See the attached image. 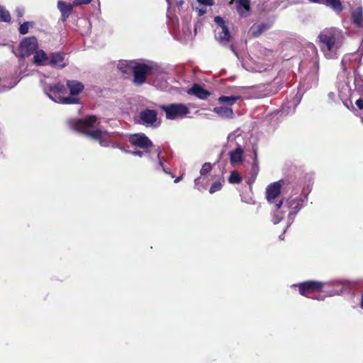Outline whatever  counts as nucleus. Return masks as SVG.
Wrapping results in <instances>:
<instances>
[{
	"mask_svg": "<svg viewBox=\"0 0 363 363\" xmlns=\"http://www.w3.org/2000/svg\"><path fill=\"white\" fill-rule=\"evenodd\" d=\"M128 141L132 145L142 149H147L153 146V143L149 138L141 133L130 135Z\"/></svg>",
	"mask_w": 363,
	"mask_h": 363,
	"instance_id": "nucleus-10",
	"label": "nucleus"
},
{
	"mask_svg": "<svg viewBox=\"0 0 363 363\" xmlns=\"http://www.w3.org/2000/svg\"><path fill=\"white\" fill-rule=\"evenodd\" d=\"M131 154L133 155H135V156H138L140 157H142L144 156L145 153L143 151H140V150H135V151H131Z\"/></svg>",
	"mask_w": 363,
	"mask_h": 363,
	"instance_id": "nucleus-52",
	"label": "nucleus"
},
{
	"mask_svg": "<svg viewBox=\"0 0 363 363\" xmlns=\"http://www.w3.org/2000/svg\"><path fill=\"white\" fill-rule=\"evenodd\" d=\"M199 13H200V14H203V13H204V11H202L201 10H200V11H199Z\"/></svg>",
	"mask_w": 363,
	"mask_h": 363,
	"instance_id": "nucleus-60",
	"label": "nucleus"
},
{
	"mask_svg": "<svg viewBox=\"0 0 363 363\" xmlns=\"http://www.w3.org/2000/svg\"><path fill=\"white\" fill-rule=\"evenodd\" d=\"M136 62L137 60H120L117 65V68L121 73L130 75L131 73L133 74Z\"/></svg>",
	"mask_w": 363,
	"mask_h": 363,
	"instance_id": "nucleus-24",
	"label": "nucleus"
},
{
	"mask_svg": "<svg viewBox=\"0 0 363 363\" xmlns=\"http://www.w3.org/2000/svg\"><path fill=\"white\" fill-rule=\"evenodd\" d=\"M33 22L26 21L20 25L18 28L19 33L21 35H25L28 32V29L30 26H33Z\"/></svg>",
	"mask_w": 363,
	"mask_h": 363,
	"instance_id": "nucleus-39",
	"label": "nucleus"
},
{
	"mask_svg": "<svg viewBox=\"0 0 363 363\" xmlns=\"http://www.w3.org/2000/svg\"><path fill=\"white\" fill-rule=\"evenodd\" d=\"M49 55H48L43 50H38L35 52L33 57V62L38 65H48Z\"/></svg>",
	"mask_w": 363,
	"mask_h": 363,
	"instance_id": "nucleus-27",
	"label": "nucleus"
},
{
	"mask_svg": "<svg viewBox=\"0 0 363 363\" xmlns=\"http://www.w3.org/2000/svg\"><path fill=\"white\" fill-rule=\"evenodd\" d=\"M328 283L318 281H306L301 283L293 284L291 287H298L299 294L302 296L310 297L309 294L318 292L322 290L323 286Z\"/></svg>",
	"mask_w": 363,
	"mask_h": 363,
	"instance_id": "nucleus-7",
	"label": "nucleus"
},
{
	"mask_svg": "<svg viewBox=\"0 0 363 363\" xmlns=\"http://www.w3.org/2000/svg\"><path fill=\"white\" fill-rule=\"evenodd\" d=\"M253 152H254V160H253L252 169L253 172L255 174H257L259 171L257 150L255 148H253Z\"/></svg>",
	"mask_w": 363,
	"mask_h": 363,
	"instance_id": "nucleus-44",
	"label": "nucleus"
},
{
	"mask_svg": "<svg viewBox=\"0 0 363 363\" xmlns=\"http://www.w3.org/2000/svg\"><path fill=\"white\" fill-rule=\"evenodd\" d=\"M338 294H339L336 291H333L329 296H332L338 295Z\"/></svg>",
	"mask_w": 363,
	"mask_h": 363,
	"instance_id": "nucleus-57",
	"label": "nucleus"
},
{
	"mask_svg": "<svg viewBox=\"0 0 363 363\" xmlns=\"http://www.w3.org/2000/svg\"><path fill=\"white\" fill-rule=\"evenodd\" d=\"M230 49L236 55V52H235V50L234 49V47L233 46H230Z\"/></svg>",
	"mask_w": 363,
	"mask_h": 363,
	"instance_id": "nucleus-58",
	"label": "nucleus"
},
{
	"mask_svg": "<svg viewBox=\"0 0 363 363\" xmlns=\"http://www.w3.org/2000/svg\"><path fill=\"white\" fill-rule=\"evenodd\" d=\"M354 89L351 88L350 94L354 97L357 96H363V79L355 70L354 72Z\"/></svg>",
	"mask_w": 363,
	"mask_h": 363,
	"instance_id": "nucleus-23",
	"label": "nucleus"
},
{
	"mask_svg": "<svg viewBox=\"0 0 363 363\" xmlns=\"http://www.w3.org/2000/svg\"><path fill=\"white\" fill-rule=\"evenodd\" d=\"M288 228H289V227H287V226H286V227L285 228V229H284V230L283 233H282L281 235H279V239H280V240H284V234L285 233V232H286V229H287Z\"/></svg>",
	"mask_w": 363,
	"mask_h": 363,
	"instance_id": "nucleus-56",
	"label": "nucleus"
},
{
	"mask_svg": "<svg viewBox=\"0 0 363 363\" xmlns=\"http://www.w3.org/2000/svg\"><path fill=\"white\" fill-rule=\"evenodd\" d=\"M65 53L62 52H52L49 55L48 65L52 67L64 68L67 65L65 62Z\"/></svg>",
	"mask_w": 363,
	"mask_h": 363,
	"instance_id": "nucleus-17",
	"label": "nucleus"
},
{
	"mask_svg": "<svg viewBox=\"0 0 363 363\" xmlns=\"http://www.w3.org/2000/svg\"><path fill=\"white\" fill-rule=\"evenodd\" d=\"M311 190V187L308 185L304 187L302 191V197L299 199H287L284 201V206L286 209H290L287 216V227H289L294 220V218L298 211L304 206L308 200V195Z\"/></svg>",
	"mask_w": 363,
	"mask_h": 363,
	"instance_id": "nucleus-4",
	"label": "nucleus"
},
{
	"mask_svg": "<svg viewBox=\"0 0 363 363\" xmlns=\"http://www.w3.org/2000/svg\"><path fill=\"white\" fill-rule=\"evenodd\" d=\"M96 121L97 118L95 116L91 115L84 118L69 119L68 125L72 130L98 141L101 147H110L112 139L123 135L120 133H110L99 128L92 129Z\"/></svg>",
	"mask_w": 363,
	"mask_h": 363,
	"instance_id": "nucleus-1",
	"label": "nucleus"
},
{
	"mask_svg": "<svg viewBox=\"0 0 363 363\" xmlns=\"http://www.w3.org/2000/svg\"><path fill=\"white\" fill-rule=\"evenodd\" d=\"M272 25V23H262L257 26L255 28H252L253 29L252 30V35L254 37H258L263 32L269 30Z\"/></svg>",
	"mask_w": 363,
	"mask_h": 363,
	"instance_id": "nucleus-30",
	"label": "nucleus"
},
{
	"mask_svg": "<svg viewBox=\"0 0 363 363\" xmlns=\"http://www.w3.org/2000/svg\"><path fill=\"white\" fill-rule=\"evenodd\" d=\"M197 1L204 6H211L213 4V0H197Z\"/></svg>",
	"mask_w": 363,
	"mask_h": 363,
	"instance_id": "nucleus-48",
	"label": "nucleus"
},
{
	"mask_svg": "<svg viewBox=\"0 0 363 363\" xmlns=\"http://www.w3.org/2000/svg\"><path fill=\"white\" fill-rule=\"evenodd\" d=\"M160 69L156 62L137 60L133 74V82L136 85H142L146 82L148 76L158 74Z\"/></svg>",
	"mask_w": 363,
	"mask_h": 363,
	"instance_id": "nucleus-3",
	"label": "nucleus"
},
{
	"mask_svg": "<svg viewBox=\"0 0 363 363\" xmlns=\"http://www.w3.org/2000/svg\"><path fill=\"white\" fill-rule=\"evenodd\" d=\"M183 178V175H181L179 177H177L175 179H174V183H178Z\"/></svg>",
	"mask_w": 363,
	"mask_h": 363,
	"instance_id": "nucleus-54",
	"label": "nucleus"
},
{
	"mask_svg": "<svg viewBox=\"0 0 363 363\" xmlns=\"http://www.w3.org/2000/svg\"><path fill=\"white\" fill-rule=\"evenodd\" d=\"M118 138L119 137H117L116 138L111 140L110 147L115 149H118L121 147V144L118 141Z\"/></svg>",
	"mask_w": 363,
	"mask_h": 363,
	"instance_id": "nucleus-46",
	"label": "nucleus"
},
{
	"mask_svg": "<svg viewBox=\"0 0 363 363\" xmlns=\"http://www.w3.org/2000/svg\"><path fill=\"white\" fill-rule=\"evenodd\" d=\"M11 16L9 12L6 10L3 6H0V21L10 22Z\"/></svg>",
	"mask_w": 363,
	"mask_h": 363,
	"instance_id": "nucleus-38",
	"label": "nucleus"
},
{
	"mask_svg": "<svg viewBox=\"0 0 363 363\" xmlns=\"http://www.w3.org/2000/svg\"><path fill=\"white\" fill-rule=\"evenodd\" d=\"M322 3L325 6L331 9L337 14L341 13L344 9L340 0H323Z\"/></svg>",
	"mask_w": 363,
	"mask_h": 363,
	"instance_id": "nucleus-28",
	"label": "nucleus"
},
{
	"mask_svg": "<svg viewBox=\"0 0 363 363\" xmlns=\"http://www.w3.org/2000/svg\"><path fill=\"white\" fill-rule=\"evenodd\" d=\"M318 38L325 56L328 59H332L335 57L336 50L340 47L344 35L341 29L331 27L320 31Z\"/></svg>",
	"mask_w": 363,
	"mask_h": 363,
	"instance_id": "nucleus-2",
	"label": "nucleus"
},
{
	"mask_svg": "<svg viewBox=\"0 0 363 363\" xmlns=\"http://www.w3.org/2000/svg\"><path fill=\"white\" fill-rule=\"evenodd\" d=\"M241 201L243 203L250 205H255L256 201L253 199L251 193H242L240 194Z\"/></svg>",
	"mask_w": 363,
	"mask_h": 363,
	"instance_id": "nucleus-37",
	"label": "nucleus"
},
{
	"mask_svg": "<svg viewBox=\"0 0 363 363\" xmlns=\"http://www.w3.org/2000/svg\"><path fill=\"white\" fill-rule=\"evenodd\" d=\"M67 86L69 93L72 96H77L82 91L84 88V84L77 80H67Z\"/></svg>",
	"mask_w": 363,
	"mask_h": 363,
	"instance_id": "nucleus-26",
	"label": "nucleus"
},
{
	"mask_svg": "<svg viewBox=\"0 0 363 363\" xmlns=\"http://www.w3.org/2000/svg\"><path fill=\"white\" fill-rule=\"evenodd\" d=\"M242 181L241 177L240 174L234 171L230 173V175L228 178V182L230 184H239Z\"/></svg>",
	"mask_w": 363,
	"mask_h": 363,
	"instance_id": "nucleus-41",
	"label": "nucleus"
},
{
	"mask_svg": "<svg viewBox=\"0 0 363 363\" xmlns=\"http://www.w3.org/2000/svg\"><path fill=\"white\" fill-rule=\"evenodd\" d=\"M284 206V200H280L279 202L275 203V209L273 212L272 220L274 224L279 223L283 219L284 214L286 210V208Z\"/></svg>",
	"mask_w": 363,
	"mask_h": 363,
	"instance_id": "nucleus-22",
	"label": "nucleus"
},
{
	"mask_svg": "<svg viewBox=\"0 0 363 363\" xmlns=\"http://www.w3.org/2000/svg\"><path fill=\"white\" fill-rule=\"evenodd\" d=\"M205 177H199L194 179V187L199 191H203L206 189Z\"/></svg>",
	"mask_w": 363,
	"mask_h": 363,
	"instance_id": "nucleus-36",
	"label": "nucleus"
},
{
	"mask_svg": "<svg viewBox=\"0 0 363 363\" xmlns=\"http://www.w3.org/2000/svg\"><path fill=\"white\" fill-rule=\"evenodd\" d=\"M281 192L280 182L270 184L266 190V197L269 203L275 205V199Z\"/></svg>",
	"mask_w": 363,
	"mask_h": 363,
	"instance_id": "nucleus-18",
	"label": "nucleus"
},
{
	"mask_svg": "<svg viewBox=\"0 0 363 363\" xmlns=\"http://www.w3.org/2000/svg\"><path fill=\"white\" fill-rule=\"evenodd\" d=\"M213 112L222 118H230L233 116V109L227 106L215 107Z\"/></svg>",
	"mask_w": 363,
	"mask_h": 363,
	"instance_id": "nucleus-29",
	"label": "nucleus"
},
{
	"mask_svg": "<svg viewBox=\"0 0 363 363\" xmlns=\"http://www.w3.org/2000/svg\"><path fill=\"white\" fill-rule=\"evenodd\" d=\"M328 97L330 102H335L336 101V95L334 92L330 91L328 94Z\"/></svg>",
	"mask_w": 363,
	"mask_h": 363,
	"instance_id": "nucleus-49",
	"label": "nucleus"
},
{
	"mask_svg": "<svg viewBox=\"0 0 363 363\" xmlns=\"http://www.w3.org/2000/svg\"><path fill=\"white\" fill-rule=\"evenodd\" d=\"M353 58L356 59L355 54H347L343 57L341 61V67L344 72H347L348 69H352V67H350L349 64L353 60Z\"/></svg>",
	"mask_w": 363,
	"mask_h": 363,
	"instance_id": "nucleus-32",
	"label": "nucleus"
},
{
	"mask_svg": "<svg viewBox=\"0 0 363 363\" xmlns=\"http://www.w3.org/2000/svg\"><path fill=\"white\" fill-rule=\"evenodd\" d=\"M57 8L62 14V21H66L72 13V6L65 1H59Z\"/></svg>",
	"mask_w": 363,
	"mask_h": 363,
	"instance_id": "nucleus-25",
	"label": "nucleus"
},
{
	"mask_svg": "<svg viewBox=\"0 0 363 363\" xmlns=\"http://www.w3.org/2000/svg\"><path fill=\"white\" fill-rule=\"evenodd\" d=\"M244 150L242 147L237 144L236 147L229 152L230 162L232 165L241 164L244 160Z\"/></svg>",
	"mask_w": 363,
	"mask_h": 363,
	"instance_id": "nucleus-20",
	"label": "nucleus"
},
{
	"mask_svg": "<svg viewBox=\"0 0 363 363\" xmlns=\"http://www.w3.org/2000/svg\"><path fill=\"white\" fill-rule=\"evenodd\" d=\"M313 298H314V299L319 300V301H323V300H324V298H325V296H318L314 297Z\"/></svg>",
	"mask_w": 363,
	"mask_h": 363,
	"instance_id": "nucleus-55",
	"label": "nucleus"
},
{
	"mask_svg": "<svg viewBox=\"0 0 363 363\" xmlns=\"http://www.w3.org/2000/svg\"><path fill=\"white\" fill-rule=\"evenodd\" d=\"M168 4V9H172V7L177 6L178 9L180 10L182 8L183 4H184V0H166Z\"/></svg>",
	"mask_w": 363,
	"mask_h": 363,
	"instance_id": "nucleus-40",
	"label": "nucleus"
},
{
	"mask_svg": "<svg viewBox=\"0 0 363 363\" xmlns=\"http://www.w3.org/2000/svg\"><path fill=\"white\" fill-rule=\"evenodd\" d=\"M212 170V164L210 162H205L200 169L201 177H205Z\"/></svg>",
	"mask_w": 363,
	"mask_h": 363,
	"instance_id": "nucleus-42",
	"label": "nucleus"
},
{
	"mask_svg": "<svg viewBox=\"0 0 363 363\" xmlns=\"http://www.w3.org/2000/svg\"><path fill=\"white\" fill-rule=\"evenodd\" d=\"M118 149L123 151V152L131 154V151L126 150L123 145H121V147Z\"/></svg>",
	"mask_w": 363,
	"mask_h": 363,
	"instance_id": "nucleus-53",
	"label": "nucleus"
},
{
	"mask_svg": "<svg viewBox=\"0 0 363 363\" xmlns=\"http://www.w3.org/2000/svg\"><path fill=\"white\" fill-rule=\"evenodd\" d=\"M238 13L241 18L247 17L251 11L250 0H234Z\"/></svg>",
	"mask_w": 363,
	"mask_h": 363,
	"instance_id": "nucleus-19",
	"label": "nucleus"
},
{
	"mask_svg": "<svg viewBox=\"0 0 363 363\" xmlns=\"http://www.w3.org/2000/svg\"><path fill=\"white\" fill-rule=\"evenodd\" d=\"M92 0H74L73 1V4L74 6H79L82 4H89Z\"/></svg>",
	"mask_w": 363,
	"mask_h": 363,
	"instance_id": "nucleus-47",
	"label": "nucleus"
},
{
	"mask_svg": "<svg viewBox=\"0 0 363 363\" xmlns=\"http://www.w3.org/2000/svg\"><path fill=\"white\" fill-rule=\"evenodd\" d=\"M16 13L18 17H22L24 14V9L23 8L18 7L16 9Z\"/></svg>",
	"mask_w": 363,
	"mask_h": 363,
	"instance_id": "nucleus-51",
	"label": "nucleus"
},
{
	"mask_svg": "<svg viewBox=\"0 0 363 363\" xmlns=\"http://www.w3.org/2000/svg\"><path fill=\"white\" fill-rule=\"evenodd\" d=\"M361 307L363 308V294L362 295Z\"/></svg>",
	"mask_w": 363,
	"mask_h": 363,
	"instance_id": "nucleus-59",
	"label": "nucleus"
},
{
	"mask_svg": "<svg viewBox=\"0 0 363 363\" xmlns=\"http://www.w3.org/2000/svg\"><path fill=\"white\" fill-rule=\"evenodd\" d=\"M318 65L315 61L313 62V72L308 74L301 82V86L306 91L311 89L313 86H316L318 82Z\"/></svg>",
	"mask_w": 363,
	"mask_h": 363,
	"instance_id": "nucleus-12",
	"label": "nucleus"
},
{
	"mask_svg": "<svg viewBox=\"0 0 363 363\" xmlns=\"http://www.w3.org/2000/svg\"><path fill=\"white\" fill-rule=\"evenodd\" d=\"M45 94L53 101H57V97L65 91V86L61 83L44 84Z\"/></svg>",
	"mask_w": 363,
	"mask_h": 363,
	"instance_id": "nucleus-13",
	"label": "nucleus"
},
{
	"mask_svg": "<svg viewBox=\"0 0 363 363\" xmlns=\"http://www.w3.org/2000/svg\"><path fill=\"white\" fill-rule=\"evenodd\" d=\"M164 76H161V78L157 76L154 83L155 86L161 90H167L168 89V82L167 79H164Z\"/></svg>",
	"mask_w": 363,
	"mask_h": 363,
	"instance_id": "nucleus-33",
	"label": "nucleus"
},
{
	"mask_svg": "<svg viewBox=\"0 0 363 363\" xmlns=\"http://www.w3.org/2000/svg\"><path fill=\"white\" fill-rule=\"evenodd\" d=\"M38 48V40L34 36L24 38L19 45V52L21 57H28L35 53Z\"/></svg>",
	"mask_w": 363,
	"mask_h": 363,
	"instance_id": "nucleus-8",
	"label": "nucleus"
},
{
	"mask_svg": "<svg viewBox=\"0 0 363 363\" xmlns=\"http://www.w3.org/2000/svg\"><path fill=\"white\" fill-rule=\"evenodd\" d=\"M140 123L147 127H157V113L155 110L145 108L139 113Z\"/></svg>",
	"mask_w": 363,
	"mask_h": 363,
	"instance_id": "nucleus-9",
	"label": "nucleus"
},
{
	"mask_svg": "<svg viewBox=\"0 0 363 363\" xmlns=\"http://www.w3.org/2000/svg\"><path fill=\"white\" fill-rule=\"evenodd\" d=\"M355 104L359 110L363 109V99L361 97L356 100Z\"/></svg>",
	"mask_w": 363,
	"mask_h": 363,
	"instance_id": "nucleus-50",
	"label": "nucleus"
},
{
	"mask_svg": "<svg viewBox=\"0 0 363 363\" xmlns=\"http://www.w3.org/2000/svg\"><path fill=\"white\" fill-rule=\"evenodd\" d=\"M145 152L148 154L149 158L152 160H153L152 155H155L156 158L157 159V163L156 164V166L155 167V170L162 171L165 174H171L170 169L169 168H167L164 165V163L166 162V160L164 157H160V154H161L160 147L158 146L156 148H155V150L152 151V153H150V151H145Z\"/></svg>",
	"mask_w": 363,
	"mask_h": 363,
	"instance_id": "nucleus-16",
	"label": "nucleus"
},
{
	"mask_svg": "<svg viewBox=\"0 0 363 363\" xmlns=\"http://www.w3.org/2000/svg\"><path fill=\"white\" fill-rule=\"evenodd\" d=\"M160 109L165 113L166 118L175 120L182 118L189 113V108L184 104L161 105Z\"/></svg>",
	"mask_w": 363,
	"mask_h": 363,
	"instance_id": "nucleus-5",
	"label": "nucleus"
},
{
	"mask_svg": "<svg viewBox=\"0 0 363 363\" xmlns=\"http://www.w3.org/2000/svg\"><path fill=\"white\" fill-rule=\"evenodd\" d=\"M187 93L202 100L206 99L211 95L208 91L203 89L199 84H194L193 86L188 89Z\"/></svg>",
	"mask_w": 363,
	"mask_h": 363,
	"instance_id": "nucleus-21",
	"label": "nucleus"
},
{
	"mask_svg": "<svg viewBox=\"0 0 363 363\" xmlns=\"http://www.w3.org/2000/svg\"><path fill=\"white\" fill-rule=\"evenodd\" d=\"M167 23L170 33L176 39H179L181 38V33L178 17L172 10L167 9Z\"/></svg>",
	"mask_w": 363,
	"mask_h": 363,
	"instance_id": "nucleus-11",
	"label": "nucleus"
},
{
	"mask_svg": "<svg viewBox=\"0 0 363 363\" xmlns=\"http://www.w3.org/2000/svg\"><path fill=\"white\" fill-rule=\"evenodd\" d=\"M214 22L217 27L215 29V38L216 40L223 45H225L230 41L231 35L226 21L221 16H216Z\"/></svg>",
	"mask_w": 363,
	"mask_h": 363,
	"instance_id": "nucleus-6",
	"label": "nucleus"
},
{
	"mask_svg": "<svg viewBox=\"0 0 363 363\" xmlns=\"http://www.w3.org/2000/svg\"><path fill=\"white\" fill-rule=\"evenodd\" d=\"M335 282V281H332L330 283H329L330 284H334Z\"/></svg>",
	"mask_w": 363,
	"mask_h": 363,
	"instance_id": "nucleus-61",
	"label": "nucleus"
},
{
	"mask_svg": "<svg viewBox=\"0 0 363 363\" xmlns=\"http://www.w3.org/2000/svg\"><path fill=\"white\" fill-rule=\"evenodd\" d=\"M272 69L271 65H256L255 68H253L254 72H263L266 71H269Z\"/></svg>",
	"mask_w": 363,
	"mask_h": 363,
	"instance_id": "nucleus-45",
	"label": "nucleus"
},
{
	"mask_svg": "<svg viewBox=\"0 0 363 363\" xmlns=\"http://www.w3.org/2000/svg\"><path fill=\"white\" fill-rule=\"evenodd\" d=\"M362 123H363V118L362 119Z\"/></svg>",
	"mask_w": 363,
	"mask_h": 363,
	"instance_id": "nucleus-62",
	"label": "nucleus"
},
{
	"mask_svg": "<svg viewBox=\"0 0 363 363\" xmlns=\"http://www.w3.org/2000/svg\"><path fill=\"white\" fill-rule=\"evenodd\" d=\"M55 102L62 104H77L79 102V99L75 96H61L57 97V101Z\"/></svg>",
	"mask_w": 363,
	"mask_h": 363,
	"instance_id": "nucleus-31",
	"label": "nucleus"
},
{
	"mask_svg": "<svg viewBox=\"0 0 363 363\" xmlns=\"http://www.w3.org/2000/svg\"><path fill=\"white\" fill-rule=\"evenodd\" d=\"M239 99L240 96H222L219 97L218 101L220 104H227L228 105L232 106Z\"/></svg>",
	"mask_w": 363,
	"mask_h": 363,
	"instance_id": "nucleus-34",
	"label": "nucleus"
},
{
	"mask_svg": "<svg viewBox=\"0 0 363 363\" xmlns=\"http://www.w3.org/2000/svg\"><path fill=\"white\" fill-rule=\"evenodd\" d=\"M223 182L224 181L223 180V181H216V182H213L210 187L209 193L212 194L216 191H220L222 189Z\"/></svg>",
	"mask_w": 363,
	"mask_h": 363,
	"instance_id": "nucleus-43",
	"label": "nucleus"
},
{
	"mask_svg": "<svg viewBox=\"0 0 363 363\" xmlns=\"http://www.w3.org/2000/svg\"><path fill=\"white\" fill-rule=\"evenodd\" d=\"M351 21L352 23L358 28L363 29V9L362 6H358L351 12ZM359 52L363 55V38Z\"/></svg>",
	"mask_w": 363,
	"mask_h": 363,
	"instance_id": "nucleus-15",
	"label": "nucleus"
},
{
	"mask_svg": "<svg viewBox=\"0 0 363 363\" xmlns=\"http://www.w3.org/2000/svg\"><path fill=\"white\" fill-rule=\"evenodd\" d=\"M350 92L351 86L349 83H345L341 87H339V98L342 100L344 106L350 110L354 111L351 100L354 96L350 94Z\"/></svg>",
	"mask_w": 363,
	"mask_h": 363,
	"instance_id": "nucleus-14",
	"label": "nucleus"
},
{
	"mask_svg": "<svg viewBox=\"0 0 363 363\" xmlns=\"http://www.w3.org/2000/svg\"><path fill=\"white\" fill-rule=\"evenodd\" d=\"M181 38L179 40H182V37L184 38L189 37L191 33V28L189 24L186 22H183L182 24V28L180 29Z\"/></svg>",
	"mask_w": 363,
	"mask_h": 363,
	"instance_id": "nucleus-35",
	"label": "nucleus"
}]
</instances>
